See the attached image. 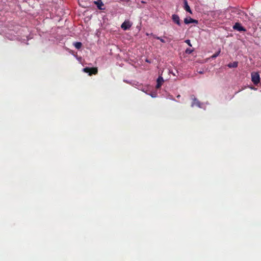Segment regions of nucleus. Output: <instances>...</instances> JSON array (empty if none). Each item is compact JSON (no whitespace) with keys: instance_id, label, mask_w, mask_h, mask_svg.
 <instances>
[{"instance_id":"obj_3","label":"nucleus","mask_w":261,"mask_h":261,"mask_svg":"<svg viewBox=\"0 0 261 261\" xmlns=\"http://www.w3.org/2000/svg\"><path fill=\"white\" fill-rule=\"evenodd\" d=\"M230 13L236 14L238 17H241L243 15H247V14L243 11L236 8H232L230 9Z\"/></svg>"},{"instance_id":"obj_20","label":"nucleus","mask_w":261,"mask_h":261,"mask_svg":"<svg viewBox=\"0 0 261 261\" xmlns=\"http://www.w3.org/2000/svg\"><path fill=\"white\" fill-rule=\"evenodd\" d=\"M179 97H180V95H178V96H177V97H178V98H179Z\"/></svg>"},{"instance_id":"obj_17","label":"nucleus","mask_w":261,"mask_h":261,"mask_svg":"<svg viewBox=\"0 0 261 261\" xmlns=\"http://www.w3.org/2000/svg\"><path fill=\"white\" fill-rule=\"evenodd\" d=\"M185 42L188 44L190 46H192V44H191V41L190 40L187 39L185 40Z\"/></svg>"},{"instance_id":"obj_7","label":"nucleus","mask_w":261,"mask_h":261,"mask_svg":"<svg viewBox=\"0 0 261 261\" xmlns=\"http://www.w3.org/2000/svg\"><path fill=\"white\" fill-rule=\"evenodd\" d=\"M172 19L174 23L180 26L181 25L179 17L177 14H173L172 16Z\"/></svg>"},{"instance_id":"obj_15","label":"nucleus","mask_w":261,"mask_h":261,"mask_svg":"<svg viewBox=\"0 0 261 261\" xmlns=\"http://www.w3.org/2000/svg\"><path fill=\"white\" fill-rule=\"evenodd\" d=\"M154 38H155V39H156L158 40H159L162 43H165V41L160 37L154 36Z\"/></svg>"},{"instance_id":"obj_13","label":"nucleus","mask_w":261,"mask_h":261,"mask_svg":"<svg viewBox=\"0 0 261 261\" xmlns=\"http://www.w3.org/2000/svg\"><path fill=\"white\" fill-rule=\"evenodd\" d=\"M74 46L76 49H80L82 47V44L81 42H76L74 43Z\"/></svg>"},{"instance_id":"obj_11","label":"nucleus","mask_w":261,"mask_h":261,"mask_svg":"<svg viewBox=\"0 0 261 261\" xmlns=\"http://www.w3.org/2000/svg\"><path fill=\"white\" fill-rule=\"evenodd\" d=\"M184 5H185L184 8L186 10V11L191 13H192L191 10L190 9L189 6L188 5V2L187 0H184Z\"/></svg>"},{"instance_id":"obj_19","label":"nucleus","mask_w":261,"mask_h":261,"mask_svg":"<svg viewBox=\"0 0 261 261\" xmlns=\"http://www.w3.org/2000/svg\"><path fill=\"white\" fill-rule=\"evenodd\" d=\"M141 3H142V4H145V3H146V2H144V1H141Z\"/></svg>"},{"instance_id":"obj_8","label":"nucleus","mask_w":261,"mask_h":261,"mask_svg":"<svg viewBox=\"0 0 261 261\" xmlns=\"http://www.w3.org/2000/svg\"><path fill=\"white\" fill-rule=\"evenodd\" d=\"M164 82V80L163 77L161 75H160L156 80L157 84L156 85V89L160 88L162 86V85H163Z\"/></svg>"},{"instance_id":"obj_14","label":"nucleus","mask_w":261,"mask_h":261,"mask_svg":"<svg viewBox=\"0 0 261 261\" xmlns=\"http://www.w3.org/2000/svg\"><path fill=\"white\" fill-rule=\"evenodd\" d=\"M220 52H221V49H219V50L218 51H217L216 53H215L214 55H213L212 56H211V58L212 59H215L216 58V57H217L220 54Z\"/></svg>"},{"instance_id":"obj_18","label":"nucleus","mask_w":261,"mask_h":261,"mask_svg":"<svg viewBox=\"0 0 261 261\" xmlns=\"http://www.w3.org/2000/svg\"><path fill=\"white\" fill-rule=\"evenodd\" d=\"M198 72L199 73H200V74H203V71L200 70V71H198Z\"/></svg>"},{"instance_id":"obj_6","label":"nucleus","mask_w":261,"mask_h":261,"mask_svg":"<svg viewBox=\"0 0 261 261\" xmlns=\"http://www.w3.org/2000/svg\"><path fill=\"white\" fill-rule=\"evenodd\" d=\"M132 27V24L129 21H125L122 23L121 25V28L123 30H129Z\"/></svg>"},{"instance_id":"obj_16","label":"nucleus","mask_w":261,"mask_h":261,"mask_svg":"<svg viewBox=\"0 0 261 261\" xmlns=\"http://www.w3.org/2000/svg\"><path fill=\"white\" fill-rule=\"evenodd\" d=\"M193 51V50L190 48H188L186 49L185 52L186 54H191L192 52Z\"/></svg>"},{"instance_id":"obj_1","label":"nucleus","mask_w":261,"mask_h":261,"mask_svg":"<svg viewBox=\"0 0 261 261\" xmlns=\"http://www.w3.org/2000/svg\"><path fill=\"white\" fill-rule=\"evenodd\" d=\"M83 71L88 73L89 75L96 74L98 73V69L96 67H86L83 69Z\"/></svg>"},{"instance_id":"obj_5","label":"nucleus","mask_w":261,"mask_h":261,"mask_svg":"<svg viewBox=\"0 0 261 261\" xmlns=\"http://www.w3.org/2000/svg\"><path fill=\"white\" fill-rule=\"evenodd\" d=\"M94 4L97 6V8L99 10H104L106 9L105 7L104 6V4L102 2L101 0H98L97 1H94Z\"/></svg>"},{"instance_id":"obj_9","label":"nucleus","mask_w":261,"mask_h":261,"mask_svg":"<svg viewBox=\"0 0 261 261\" xmlns=\"http://www.w3.org/2000/svg\"><path fill=\"white\" fill-rule=\"evenodd\" d=\"M197 22V20L193 19L191 17H189V18L187 17L184 19V22L186 24H189L191 23H194V22Z\"/></svg>"},{"instance_id":"obj_12","label":"nucleus","mask_w":261,"mask_h":261,"mask_svg":"<svg viewBox=\"0 0 261 261\" xmlns=\"http://www.w3.org/2000/svg\"><path fill=\"white\" fill-rule=\"evenodd\" d=\"M238 62H233L232 63H230L228 64V67L229 68H236L238 67Z\"/></svg>"},{"instance_id":"obj_4","label":"nucleus","mask_w":261,"mask_h":261,"mask_svg":"<svg viewBox=\"0 0 261 261\" xmlns=\"http://www.w3.org/2000/svg\"><path fill=\"white\" fill-rule=\"evenodd\" d=\"M233 29L239 32H246V30L245 28L242 26L241 24L239 22H236L232 27Z\"/></svg>"},{"instance_id":"obj_2","label":"nucleus","mask_w":261,"mask_h":261,"mask_svg":"<svg viewBox=\"0 0 261 261\" xmlns=\"http://www.w3.org/2000/svg\"><path fill=\"white\" fill-rule=\"evenodd\" d=\"M251 81L254 85H257L260 81L259 74L257 72L251 73Z\"/></svg>"},{"instance_id":"obj_10","label":"nucleus","mask_w":261,"mask_h":261,"mask_svg":"<svg viewBox=\"0 0 261 261\" xmlns=\"http://www.w3.org/2000/svg\"><path fill=\"white\" fill-rule=\"evenodd\" d=\"M194 106H196L197 107H200V102L195 97L193 98V101L191 105L192 107H194Z\"/></svg>"}]
</instances>
